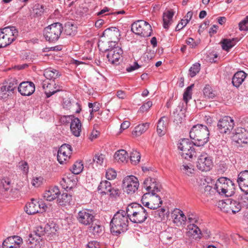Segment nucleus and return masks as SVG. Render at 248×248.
<instances>
[{
	"instance_id": "57",
	"label": "nucleus",
	"mask_w": 248,
	"mask_h": 248,
	"mask_svg": "<svg viewBox=\"0 0 248 248\" xmlns=\"http://www.w3.org/2000/svg\"><path fill=\"white\" fill-rule=\"evenodd\" d=\"M104 155L102 154L96 155L93 158V161L98 165H102L104 162Z\"/></svg>"
},
{
	"instance_id": "7",
	"label": "nucleus",
	"mask_w": 248,
	"mask_h": 248,
	"mask_svg": "<svg viewBox=\"0 0 248 248\" xmlns=\"http://www.w3.org/2000/svg\"><path fill=\"white\" fill-rule=\"evenodd\" d=\"M131 31L135 33L144 37L151 35L152 31L151 25L144 20H138L131 25Z\"/></svg>"
},
{
	"instance_id": "27",
	"label": "nucleus",
	"mask_w": 248,
	"mask_h": 248,
	"mask_svg": "<svg viewBox=\"0 0 248 248\" xmlns=\"http://www.w3.org/2000/svg\"><path fill=\"white\" fill-rule=\"evenodd\" d=\"M103 36L112 40H118L120 36L119 30L116 27H110L106 29L103 32Z\"/></svg>"
},
{
	"instance_id": "17",
	"label": "nucleus",
	"mask_w": 248,
	"mask_h": 248,
	"mask_svg": "<svg viewBox=\"0 0 248 248\" xmlns=\"http://www.w3.org/2000/svg\"><path fill=\"white\" fill-rule=\"evenodd\" d=\"M143 187L148 192V194L155 196L157 195L156 193L160 191V186L155 179L148 177L144 181Z\"/></svg>"
},
{
	"instance_id": "49",
	"label": "nucleus",
	"mask_w": 248,
	"mask_h": 248,
	"mask_svg": "<svg viewBox=\"0 0 248 248\" xmlns=\"http://www.w3.org/2000/svg\"><path fill=\"white\" fill-rule=\"evenodd\" d=\"M32 11L34 15L37 16H39L44 13L45 7L43 5L36 3L33 6Z\"/></svg>"
},
{
	"instance_id": "46",
	"label": "nucleus",
	"mask_w": 248,
	"mask_h": 248,
	"mask_svg": "<svg viewBox=\"0 0 248 248\" xmlns=\"http://www.w3.org/2000/svg\"><path fill=\"white\" fill-rule=\"evenodd\" d=\"M229 199L228 198L224 200L219 201L218 202L217 206L223 212L229 213Z\"/></svg>"
},
{
	"instance_id": "52",
	"label": "nucleus",
	"mask_w": 248,
	"mask_h": 248,
	"mask_svg": "<svg viewBox=\"0 0 248 248\" xmlns=\"http://www.w3.org/2000/svg\"><path fill=\"white\" fill-rule=\"evenodd\" d=\"M76 31V27L71 23H67L65 25L64 32L67 35H72Z\"/></svg>"
},
{
	"instance_id": "32",
	"label": "nucleus",
	"mask_w": 248,
	"mask_h": 248,
	"mask_svg": "<svg viewBox=\"0 0 248 248\" xmlns=\"http://www.w3.org/2000/svg\"><path fill=\"white\" fill-rule=\"evenodd\" d=\"M153 200L156 201V203L151 202H145L144 206L148 208V211L150 210H155L158 208L162 203L161 198L158 195H155L153 197Z\"/></svg>"
},
{
	"instance_id": "62",
	"label": "nucleus",
	"mask_w": 248,
	"mask_h": 248,
	"mask_svg": "<svg viewBox=\"0 0 248 248\" xmlns=\"http://www.w3.org/2000/svg\"><path fill=\"white\" fill-rule=\"evenodd\" d=\"M35 232L36 235L40 237L46 235L45 226L44 227L42 226L37 227Z\"/></svg>"
},
{
	"instance_id": "43",
	"label": "nucleus",
	"mask_w": 248,
	"mask_h": 248,
	"mask_svg": "<svg viewBox=\"0 0 248 248\" xmlns=\"http://www.w3.org/2000/svg\"><path fill=\"white\" fill-rule=\"evenodd\" d=\"M88 107L90 108V119H92L93 117V113L100 110V104L97 102H94L93 103H89Z\"/></svg>"
},
{
	"instance_id": "51",
	"label": "nucleus",
	"mask_w": 248,
	"mask_h": 248,
	"mask_svg": "<svg viewBox=\"0 0 248 248\" xmlns=\"http://www.w3.org/2000/svg\"><path fill=\"white\" fill-rule=\"evenodd\" d=\"M201 64L199 63H195L192 65L189 70V75L191 77H194L200 70Z\"/></svg>"
},
{
	"instance_id": "58",
	"label": "nucleus",
	"mask_w": 248,
	"mask_h": 248,
	"mask_svg": "<svg viewBox=\"0 0 248 248\" xmlns=\"http://www.w3.org/2000/svg\"><path fill=\"white\" fill-rule=\"evenodd\" d=\"M165 209L161 208L155 211V217L158 219L162 220L165 217Z\"/></svg>"
},
{
	"instance_id": "48",
	"label": "nucleus",
	"mask_w": 248,
	"mask_h": 248,
	"mask_svg": "<svg viewBox=\"0 0 248 248\" xmlns=\"http://www.w3.org/2000/svg\"><path fill=\"white\" fill-rule=\"evenodd\" d=\"M83 169V165L82 162L77 161L73 165L70 170L73 174H78L82 171Z\"/></svg>"
},
{
	"instance_id": "41",
	"label": "nucleus",
	"mask_w": 248,
	"mask_h": 248,
	"mask_svg": "<svg viewBox=\"0 0 248 248\" xmlns=\"http://www.w3.org/2000/svg\"><path fill=\"white\" fill-rule=\"evenodd\" d=\"M188 233L193 236L197 235L198 237L201 234V231L196 224H190L187 226Z\"/></svg>"
},
{
	"instance_id": "1",
	"label": "nucleus",
	"mask_w": 248,
	"mask_h": 248,
	"mask_svg": "<svg viewBox=\"0 0 248 248\" xmlns=\"http://www.w3.org/2000/svg\"><path fill=\"white\" fill-rule=\"evenodd\" d=\"M129 217L126 211L119 210L113 216L110 222V230L113 235L118 236L128 230Z\"/></svg>"
},
{
	"instance_id": "19",
	"label": "nucleus",
	"mask_w": 248,
	"mask_h": 248,
	"mask_svg": "<svg viewBox=\"0 0 248 248\" xmlns=\"http://www.w3.org/2000/svg\"><path fill=\"white\" fill-rule=\"evenodd\" d=\"M18 91L22 95L30 96L34 92V84L31 81L22 82L18 86Z\"/></svg>"
},
{
	"instance_id": "34",
	"label": "nucleus",
	"mask_w": 248,
	"mask_h": 248,
	"mask_svg": "<svg viewBox=\"0 0 248 248\" xmlns=\"http://www.w3.org/2000/svg\"><path fill=\"white\" fill-rule=\"evenodd\" d=\"M167 120L165 117H161L158 121L157 126V132L160 136H163L165 134L167 128Z\"/></svg>"
},
{
	"instance_id": "2",
	"label": "nucleus",
	"mask_w": 248,
	"mask_h": 248,
	"mask_svg": "<svg viewBox=\"0 0 248 248\" xmlns=\"http://www.w3.org/2000/svg\"><path fill=\"white\" fill-rule=\"evenodd\" d=\"M129 220L134 223L141 224L145 221L149 212L140 204L137 203L129 204L126 208Z\"/></svg>"
},
{
	"instance_id": "13",
	"label": "nucleus",
	"mask_w": 248,
	"mask_h": 248,
	"mask_svg": "<svg viewBox=\"0 0 248 248\" xmlns=\"http://www.w3.org/2000/svg\"><path fill=\"white\" fill-rule=\"evenodd\" d=\"M78 221L84 225H90L95 221L94 216L92 210L83 209L80 211L77 216Z\"/></svg>"
},
{
	"instance_id": "23",
	"label": "nucleus",
	"mask_w": 248,
	"mask_h": 248,
	"mask_svg": "<svg viewBox=\"0 0 248 248\" xmlns=\"http://www.w3.org/2000/svg\"><path fill=\"white\" fill-rule=\"evenodd\" d=\"M201 185L199 186V190L203 196L206 197H212L215 194L216 190L210 186L206 185L204 182L205 179H202Z\"/></svg>"
},
{
	"instance_id": "29",
	"label": "nucleus",
	"mask_w": 248,
	"mask_h": 248,
	"mask_svg": "<svg viewBox=\"0 0 248 248\" xmlns=\"http://www.w3.org/2000/svg\"><path fill=\"white\" fill-rule=\"evenodd\" d=\"M174 12L171 10H168L163 13V27L165 29H168L172 23V17Z\"/></svg>"
},
{
	"instance_id": "18",
	"label": "nucleus",
	"mask_w": 248,
	"mask_h": 248,
	"mask_svg": "<svg viewBox=\"0 0 248 248\" xmlns=\"http://www.w3.org/2000/svg\"><path fill=\"white\" fill-rule=\"evenodd\" d=\"M107 57L112 64H117L123 54V50L118 46L107 49Z\"/></svg>"
},
{
	"instance_id": "45",
	"label": "nucleus",
	"mask_w": 248,
	"mask_h": 248,
	"mask_svg": "<svg viewBox=\"0 0 248 248\" xmlns=\"http://www.w3.org/2000/svg\"><path fill=\"white\" fill-rule=\"evenodd\" d=\"M194 87V84H192L187 87L183 94V100L186 104L188 101L192 98V89Z\"/></svg>"
},
{
	"instance_id": "4",
	"label": "nucleus",
	"mask_w": 248,
	"mask_h": 248,
	"mask_svg": "<svg viewBox=\"0 0 248 248\" xmlns=\"http://www.w3.org/2000/svg\"><path fill=\"white\" fill-rule=\"evenodd\" d=\"M18 31L13 26H7L0 30V48L4 47L14 42L18 36Z\"/></svg>"
},
{
	"instance_id": "20",
	"label": "nucleus",
	"mask_w": 248,
	"mask_h": 248,
	"mask_svg": "<svg viewBox=\"0 0 248 248\" xmlns=\"http://www.w3.org/2000/svg\"><path fill=\"white\" fill-rule=\"evenodd\" d=\"M237 182L241 190L248 194V170L242 171L238 174Z\"/></svg>"
},
{
	"instance_id": "5",
	"label": "nucleus",
	"mask_w": 248,
	"mask_h": 248,
	"mask_svg": "<svg viewBox=\"0 0 248 248\" xmlns=\"http://www.w3.org/2000/svg\"><path fill=\"white\" fill-rule=\"evenodd\" d=\"M62 31V24L56 22L46 27L44 30L43 34L46 41L55 42L60 38Z\"/></svg>"
},
{
	"instance_id": "56",
	"label": "nucleus",
	"mask_w": 248,
	"mask_h": 248,
	"mask_svg": "<svg viewBox=\"0 0 248 248\" xmlns=\"http://www.w3.org/2000/svg\"><path fill=\"white\" fill-rule=\"evenodd\" d=\"M241 31H248V16L239 24Z\"/></svg>"
},
{
	"instance_id": "30",
	"label": "nucleus",
	"mask_w": 248,
	"mask_h": 248,
	"mask_svg": "<svg viewBox=\"0 0 248 248\" xmlns=\"http://www.w3.org/2000/svg\"><path fill=\"white\" fill-rule=\"evenodd\" d=\"M115 160L119 163L127 162L128 160V155L127 152L123 149L117 151L114 154Z\"/></svg>"
},
{
	"instance_id": "61",
	"label": "nucleus",
	"mask_w": 248,
	"mask_h": 248,
	"mask_svg": "<svg viewBox=\"0 0 248 248\" xmlns=\"http://www.w3.org/2000/svg\"><path fill=\"white\" fill-rule=\"evenodd\" d=\"M187 219L190 224H196L198 222V217L195 214H189L187 215Z\"/></svg>"
},
{
	"instance_id": "31",
	"label": "nucleus",
	"mask_w": 248,
	"mask_h": 248,
	"mask_svg": "<svg viewBox=\"0 0 248 248\" xmlns=\"http://www.w3.org/2000/svg\"><path fill=\"white\" fill-rule=\"evenodd\" d=\"M173 221L175 223L184 224L186 220V217L180 210L174 211L172 214Z\"/></svg>"
},
{
	"instance_id": "24",
	"label": "nucleus",
	"mask_w": 248,
	"mask_h": 248,
	"mask_svg": "<svg viewBox=\"0 0 248 248\" xmlns=\"http://www.w3.org/2000/svg\"><path fill=\"white\" fill-rule=\"evenodd\" d=\"M60 195V191L58 186H54L46 191L44 194V198L47 201H52Z\"/></svg>"
},
{
	"instance_id": "38",
	"label": "nucleus",
	"mask_w": 248,
	"mask_h": 248,
	"mask_svg": "<svg viewBox=\"0 0 248 248\" xmlns=\"http://www.w3.org/2000/svg\"><path fill=\"white\" fill-rule=\"evenodd\" d=\"M111 185L110 183L107 180L102 181L98 186V191L101 193L107 194L111 190Z\"/></svg>"
},
{
	"instance_id": "9",
	"label": "nucleus",
	"mask_w": 248,
	"mask_h": 248,
	"mask_svg": "<svg viewBox=\"0 0 248 248\" xmlns=\"http://www.w3.org/2000/svg\"><path fill=\"white\" fill-rule=\"evenodd\" d=\"M233 186L232 181L226 177H220L216 182L215 189L219 195L229 196L230 187Z\"/></svg>"
},
{
	"instance_id": "63",
	"label": "nucleus",
	"mask_w": 248,
	"mask_h": 248,
	"mask_svg": "<svg viewBox=\"0 0 248 248\" xmlns=\"http://www.w3.org/2000/svg\"><path fill=\"white\" fill-rule=\"evenodd\" d=\"M152 102L150 101L144 103L140 108V111L144 112L148 111L152 107Z\"/></svg>"
},
{
	"instance_id": "54",
	"label": "nucleus",
	"mask_w": 248,
	"mask_h": 248,
	"mask_svg": "<svg viewBox=\"0 0 248 248\" xmlns=\"http://www.w3.org/2000/svg\"><path fill=\"white\" fill-rule=\"evenodd\" d=\"M18 83L16 79H12L7 86V90L8 92H13L15 89L18 87Z\"/></svg>"
},
{
	"instance_id": "55",
	"label": "nucleus",
	"mask_w": 248,
	"mask_h": 248,
	"mask_svg": "<svg viewBox=\"0 0 248 248\" xmlns=\"http://www.w3.org/2000/svg\"><path fill=\"white\" fill-rule=\"evenodd\" d=\"M70 110L73 112L78 113L81 110V105L78 102L74 101L70 107Z\"/></svg>"
},
{
	"instance_id": "60",
	"label": "nucleus",
	"mask_w": 248,
	"mask_h": 248,
	"mask_svg": "<svg viewBox=\"0 0 248 248\" xmlns=\"http://www.w3.org/2000/svg\"><path fill=\"white\" fill-rule=\"evenodd\" d=\"M43 178L42 177H36L32 178L31 184L35 187H39L43 182Z\"/></svg>"
},
{
	"instance_id": "21",
	"label": "nucleus",
	"mask_w": 248,
	"mask_h": 248,
	"mask_svg": "<svg viewBox=\"0 0 248 248\" xmlns=\"http://www.w3.org/2000/svg\"><path fill=\"white\" fill-rule=\"evenodd\" d=\"M22 243V239L18 236L7 238L2 243L3 248H19Z\"/></svg>"
},
{
	"instance_id": "8",
	"label": "nucleus",
	"mask_w": 248,
	"mask_h": 248,
	"mask_svg": "<svg viewBox=\"0 0 248 248\" xmlns=\"http://www.w3.org/2000/svg\"><path fill=\"white\" fill-rule=\"evenodd\" d=\"M138 178L134 175H128L123 181V186L124 191L128 194L134 193L139 186Z\"/></svg>"
},
{
	"instance_id": "10",
	"label": "nucleus",
	"mask_w": 248,
	"mask_h": 248,
	"mask_svg": "<svg viewBox=\"0 0 248 248\" xmlns=\"http://www.w3.org/2000/svg\"><path fill=\"white\" fill-rule=\"evenodd\" d=\"M234 126V120L229 116H224L217 123V129L222 134H230Z\"/></svg>"
},
{
	"instance_id": "33",
	"label": "nucleus",
	"mask_w": 248,
	"mask_h": 248,
	"mask_svg": "<svg viewBox=\"0 0 248 248\" xmlns=\"http://www.w3.org/2000/svg\"><path fill=\"white\" fill-rule=\"evenodd\" d=\"M44 76L47 78L46 80H52L60 76V74L58 70L49 68L44 71Z\"/></svg>"
},
{
	"instance_id": "22",
	"label": "nucleus",
	"mask_w": 248,
	"mask_h": 248,
	"mask_svg": "<svg viewBox=\"0 0 248 248\" xmlns=\"http://www.w3.org/2000/svg\"><path fill=\"white\" fill-rule=\"evenodd\" d=\"M77 182L78 180L76 176L72 175L70 177L63 178L60 181V184L63 189L68 191L76 186Z\"/></svg>"
},
{
	"instance_id": "16",
	"label": "nucleus",
	"mask_w": 248,
	"mask_h": 248,
	"mask_svg": "<svg viewBox=\"0 0 248 248\" xmlns=\"http://www.w3.org/2000/svg\"><path fill=\"white\" fill-rule=\"evenodd\" d=\"M72 147L68 144H62L59 149L57 153V160L61 164H63L69 158L72 154Z\"/></svg>"
},
{
	"instance_id": "28",
	"label": "nucleus",
	"mask_w": 248,
	"mask_h": 248,
	"mask_svg": "<svg viewBox=\"0 0 248 248\" xmlns=\"http://www.w3.org/2000/svg\"><path fill=\"white\" fill-rule=\"evenodd\" d=\"M91 226L89 228V232L93 234L94 237L99 236L102 232L103 226L100 224L98 221L95 219V221L91 224Z\"/></svg>"
},
{
	"instance_id": "64",
	"label": "nucleus",
	"mask_w": 248,
	"mask_h": 248,
	"mask_svg": "<svg viewBox=\"0 0 248 248\" xmlns=\"http://www.w3.org/2000/svg\"><path fill=\"white\" fill-rule=\"evenodd\" d=\"M188 24L187 21L185 19H182L180 22L177 24L176 27L175 31H179L185 27Z\"/></svg>"
},
{
	"instance_id": "40",
	"label": "nucleus",
	"mask_w": 248,
	"mask_h": 248,
	"mask_svg": "<svg viewBox=\"0 0 248 248\" xmlns=\"http://www.w3.org/2000/svg\"><path fill=\"white\" fill-rule=\"evenodd\" d=\"M180 170L184 174L190 176L194 172V169L192 164H183L181 166Z\"/></svg>"
},
{
	"instance_id": "14",
	"label": "nucleus",
	"mask_w": 248,
	"mask_h": 248,
	"mask_svg": "<svg viewBox=\"0 0 248 248\" xmlns=\"http://www.w3.org/2000/svg\"><path fill=\"white\" fill-rule=\"evenodd\" d=\"M233 140L238 144H248V129L238 127L233 133Z\"/></svg>"
},
{
	"instance_id": "53",
	"label": "nucleus",
	"mask_w": 248,
	"mask_h": 248,
	"mask_svg": "<svg viewBox=\"0 0 248 248\" xmlns=\"http://www.w3.org/2000/svg\"><path fill=\"white\" fill-rule=\"evenodd\" d=\"M117 176L116 171L112 168L108 169L106 172V177L108 180H113Z\"/></svg>"
},
{
	"instance_id": "37",
	"label": "nucleus",
	"mask_w": 248,
	"mask_h": 248,
	"mask_svg": "<svg viewBox=\"0 0 248 248\" xmlns=\"http://www.w3.org/2000/svg\"><path fill=\"white\" fill-rule=\"evenodd\" d=\"M237 41V38L225 39L222 42V48L223 50L229 51L231 48L235 46Z\"/></svg>"
},
{
	"instance_id": "44",
	"label": "nucleus",
	"mask_w": 248,
	"mask_h": 248,
	"mask_svg": "<svg viewBox=\"0 0 248 248\" xmlns=\"http://www.w3.org/2000/svg\"><path fill=\"white\" fill-rule=\"evenodd\" d=\"M129 158L131 163L136 165L140 161V155L137 151L133 149L130 153Z\"/></svg>"
},
{
	"instance_id": "15",
	"label": "nucleus",
	"mask_w": 248,
	"mask_h": 248,
	"mask_svg": "<svg viewBox=\"0 0 248 248\" xmlns=\"http://www.w3.org/2000/svg\"><path fill=\"white\" fill-rule=\"evenodd\" d=\"M42 85L47 98L62 90V87L57 85L54 80H45L42 82Z\"/></svg>"
},
{
	"instance_id": "3",
	"label": "nucleus",
	"mask_w": 248,
	"mask_h": 248,
	"mask_svg": "<svg viewBox=\"0 0 248 248\" xmlns=\"http://www.w3.org/2000/svg\"><path fill=\"white\" fill-rule=\"evenodd\" d=\"M209 131L207 127L202 124L193 126L189 132V136L194 140V144L197 146H202L209 140Z\"/></svg>"
},
{
	"instance_id": "12",
	"label": "nucleus",
	"mask_w": 248,
	"mask_h": 248,
	"mask_svg": "<svg viewBox=\"0 0 248 248\" xmlns=\"http://www.w3.org/2000/svg\"><path fill=\"white\" fill-rule=\"evenodd\" d=\"M213 166V160L211 156L206 153L200 155L197 162V168L202 171L210 170Z\"/></svg>"
},
{
	"instance_id": "50",
	"label": "nucleus",
	"mask_w": 248,
	"mask_h": 248,
	"mask_svg": "<svg viewBox=\"0 0 248 248\" xmlns=\"http://www.w3.org/2000/svg\"><path fill=\"white\" fill-rule=\"evenodd\" d=\"M45 229L46 230V235L49 236L52 234H55L57 229L55 224L52 223L47 224L45 225Z\"/></svg>"
},
{
	"instance_id": "47",
	"label": "nucleus",
	"mask_w": 248,
	"mask_h": 248,
	"mask_svg": "<svg viewBox=\"0 0 248 248\" xmlns=\"http://www.w3.org/2000/svg\"><path fill=\"white\" fill-rule=\"evenodd\" d=\"M174 122L178 124L182 123L185 116L183 111L181 109L179 113H177V110L173 112Z\"/></svg>"
},
{
	"instance_id": "26",
	"label": "nucleus",
	"mask_w": 248,
	"mask_h": 248,
	"mask_svg": "<svg viewBox=\"0 0 248 248\" xmlns=\"http://www.w3.org/2000/svg\"><path fill=\"white\" fill-rule=\"evenodd\" d=\"M72 133L76 137L80 136L81 131V124L79 119L75 117L70 124Z\"/></svg>"
},
{
	"instance_id": "35",
	"label": "nucleus",
	"mask_w": 248,
	"mask_h": 248,
	"mask_svg": "<svg viewBox=\"0 0 248 248\" xmlns=\"http://www.w3.org/2000/svg\"><path fill=\"white\" fill-rule=\"evenodd\" d=\"M150 124L145 123L140 124L135 127L132 134L136 136H139L144 133L149 128Z\"/></svg>"
},
{
	"instance_id": "11",
	"label": "nucleus",
	"mask_w": 248,
	"mask_h": 248,
	"mask_svg": "<svg viewBox=\"0 0 248 248\" xmlns=\"http://www.w3.org/2000/svg\"><path fill=\"white\" fill-rule=\"evenodd\" d=\"M47 207L43 202H37L34 200L26 205V212L29 215H33L37 213L45 212Z\"/></svg>"
},
{
	"instance_id": "36",
	"label": "nucleus",
	"mask_w": 248,
	"mask_h": 248,
	"mask_svg": "<svg viewBox=\"0 0 248 248\" xmlns=\"http://www.w3.org/2000/svg\"><path fill=\"white\" fill-rule=\"evenodd\" d=\"M230 204H229V213H232L235 214L238 212L241 208V205L239 202L229 198Z\"/></svg>"
},
{
	"instance_id": "25",
	"label": "nucleus",
	"mask_w": 248,
	"mask_h": 248,
	"mask_svg": "<svg viewBox=\"0 0 248 248\" xmlns=\"http://www.w3.org/2000/svg\"><path fill=\"white\" fill-rule=\"evenodd\" d=\"M247 74L243 71H238L234 74L232 78V83L236 87H239L244 81Z\"/></svg>"
},
{
	"instance_id": "39",
	"label": "nucleus",
	"mask_w": 248,
	"mask_h": 248,
	"mask_svg": "<svg viewBox=\"0 0 248 248\" xmlns=\"http://www.w3.org/2000/svg\"><path fill=\"white\" fill-rule=\"evenodd\" d=\"M72 200L71 196L66 193H62L58 197L57 202L60 205H66L69 204Z\"/></svg>"
},
{
	"instance_id": "59",
	"label": "nucleus",
	"mask_w": 248,
	"mask_h": 248,
	"mask_svg": "<svg viewBox=\"0 0 248 248\" xmlns=\"http://www.w3.org/2000/svg\"><path fill=\"white\" fill-rule=\"evenodd\" d=\"M74 118L75 117L72 115H64L61 117V122L63 124H67L70 123H71Z\"/></svg>"
},
{
	"instance_id": "42",
	"label": "nucleus",
	"mask_w": 248,
	"mask_h": 248,
	"mask_svg": "<svg viewBox=\"0 0 248 248\" xmlns=\"http://www.w3.org/2000/svg\"><path fill=\"white\" fill-rule=\"evenodd\" d=\"M204 96L208 99H213L216 96L215 92L209 85H206L203 90Z\"/></svg>"
},
{
	"instance_id": "6",
	"label": "nucleus",
	"mask_w": 248,
	"mask_h": 248,
	"mask_svg": "<svg viewBox=\"0 0 248 248\" xmlns=\"http://www.w3.org/2000/svg\"><path fill=\"white\" fill-rule=\"evenodd\" d=\"M193 145L194 141L191 142L187 139H184L178 144V148L181 151L180 154L182 157L188 159L195 155V151Z\"/></svg>"
}]
</instances>
